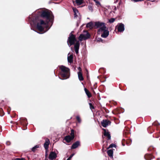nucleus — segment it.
Listing matches in <instances>:
<instances>
[{
	"label": "nucleus",
	"instance_id": "1",
	"mask_svg": "<svg viewBox=\"0 0 160 160\" xmlns=\"http://www.w3.org/2000/svg\"><path fill=\"white\" fill-rule=\"evenodd\" d=\"M41 16L43 18L46 19L47 21L46 22L42 20H39V17L38 16H35L34 18L31 19L30 20L32 21L34 24L37 23V28L39 31L45 32L50 28H48L49 22H51L52 24L54 16L51 12H49L47 11H42Z\"/></svg>",
	"mask_w": 160,
	"mask_h": 160
},
{
	"label": "nucleus",
	"instance_id": "2",
	"mask_svg": "<svg viewBox=\"0 0 160 160\" xmlns=\"http://www.w3.org/2000/svg\"><path fill=\"white\" fill-rule=\"evenodd\" d=\"M61 70V75L64 79H67L69 78L70 76V70L69 68L65 66L62 65L60 67Z\"/></svg>",
	"mask_w": 160,
	"mask_h": 160
},
{
	"label": "nucleus",
	"instance_id": "3",
	"mask_svg": "<svg viewBox=\"0 0 160 160\" xmlns=\"http://www.w3.org/2000/svg\"><path fill=\"white\" fill-rule=\"evenodd\" d=\"M94 26L96 27V28H99L98 31L99 32H102V30L107 28L105 23L99 21L95 22Z\"/></svg>",
	"mask_w": 160,
	"mask_h": 160
},
{
	"label": "nucleus",
	"instance_id": "4",
	"mask_svg": "<svg viewBox=\"0 0 160 160\" xmlns=\"http://www.w3.org/2000/svg\"><path fill=\"white\" fill-rule=\"evenodd\" d=\"M72 32L69 35V37L68 38L67 41V42L68 45L70 47L71 45L74 44L75 42L76 41V39L75 38V36L73 34H72Z\"/></svg>",
	"mask_w": 160,
	"mask_h": 160
},
{
	"label": "nucleus",
	"instance_id": "5",
	"mask_svg": "<svg viewBox=\"0 0 160 160\" xmlns=\"http://www.w3.org/2000/svg\"><path fill=\"white\" fill-rule=\"evenodd\" d=\"M90 34L87 32L86 34H81L78 38V39L80 41H82L83 40H86L90 38Z\"/></svg>",
	"mask_w": 160,
	"mask_h": 160
},
{
	"label": "nucleus",
	"instance_id": "6",
	"mask_svg": "<svg viewBox=\"0 0 160 160\" xmlns=\"http://www.w3.org/2000/svg\"><path fill=\"white\" fill-rule=\"evenodd\" d=\"M116 27L117 28L118 31L120 32H123L125 29L124 25L122 23H118Z\"/></svg>",
	"mask_w": 160,
	"mask_h": 160
},
{
	"label": "nucleus",
	"instance_id": "7",
	"mask_svg": "<svg viewBox=\"0 0 160 160\" xmlns=\"http://www.w3.org/2000/svg\"><path fill=\"white\" fill-rule=\"evenodd\" d=\"M111 123V122L107 119H104L101 122L102 126L104 128L110 125Z\"/></svg>",
	"mask_w": 160,
	"mask_h": 160
},
{
	"label": "nucleus",
	"instance_id": "8",
	"mask_svg": "<svg viewBox=\"0 0 160 160\" xmlns=\"http://www.w3.org/2000/svg\"><path fill=\"white\" fill-rule=\"evenodd\" d=\"M72 10L74 13V18H75L78 17H79V19H80L81 16L79 13L78 10L75 8H72Z\"/></svg>",
	"mask_w": 160,
	"mask_h": 160
},
{
	"label": "nucleus",
	"instance_id": "9",
	"mask_svg": "<svg viewBox=\"0 0 160 160\" xmlns=\"http://www.w3.org/2000/svg\"><path fill=\"white\" fill-rule=\"evenodd\" d=\"M57 157L56 153L54 152H51L49 155L48 158L51 160H53L55 159Z\"/></svg>",
	"mask_w": 160,
	"mask_h": 160
},
{
	"label": "nucleus",
	"instance_id": "10",
	"mask_svg": "<svg viewBox=\"0 0 160 160\" xmlns=\"http://www.w3.org/2000/svg\"><path fill=\"white\" fill-rule=\"evenodd\" d=\"M103 33L101 34V37L103 38H106L109 34V32L108 29H105L102 31Z\"/></svg>",
	"mask_w": 160,
	"mask_h": 160
},
{
	"label": "nucleus",
	"instance_id": "11",
	"mask_svg": "<svg viewBox=\"0 0 160 160\" xmlns=\"http://www.w3.org/2000/svg\"><path fill=\"white\" fill-rule=\"evenodd\" d=\"M79 46L80 44L78 41L74 45V48L75 52L76 54H78V53Z\"/></svg>",
	"mask_w": 160,
	"mask_h": 160
},
{
	"label": "nucleus",
	"instance_id": "12",
	"mask_svg": "<svg viewBox=\"0 0 160 160\" xmlns=\"http://www.w3.org/2000/svg\"><path fill=\"white\" fill-rule=\"evenodd\" d=\"M80 145V142L78 141L73 143L71 146V148L72 149H75Z\"/></svg>",
	"mask_w": 160,
	"mask_h": 160
},
{
	"label": "nucleus",
	"instance_id": "13",
	"mask_svg": "<svg viewBox=\"0 0 160 160\" xmlns=\"http://www.w3.org/2000/svg\"><path fill=\"white\" fill-rule=\"evenodd\" d=\"M50 143V141L48 139L46 138L45 142L44 144V147L46 150H47L48 148V146Z\"/></svg>",
	"mask_w": 160,
	"mask_h": 160
},
{
	"label": "nucleus",
	"instance_id": "14",
	"mask_svg": "<svg viewBox=\"0 0 160 160\" xmlns=\"http://www.w3.org/2000/svg\"><path fill=\"white\" fill-rule=\"evenodd\" d=\"M73 56L72 54H70L68 53V61L70 63H72L73 62Z\"/></svg>",
	"mask_w": 160,
	"mask_h": 160
},
{
	"label": "nucleus",
	"instance_id": "15",
	"mask_svg": "<svg viewBox=\"0 0 160 160\" xmlns=\"http://www.w3.org/2000/svg\"><path fill=\"white\" fill-rule=\"evenodd\" d=\"M94 25L92 22L91 21L87 23L86 25V27L87 28H89L90 29L93 28Z\"/></svg>",
	"mask_w": 160,
	"mask_h": 160
},
{
	"label": "nucleus",
	"instance_id": "16",
	"mask_svg": "<svg viewBox=\"0 0 160 160\" xmlns=\"http://www.w3.org/2000/svg\"><path fill=\"white\" fill-rule=\"evenodd\" d=\"M74 138L69 135L66 136L64 138V140L68 142H70Z\"/></svg>",
	"mask_w": 160,
	"mask_h": 160
},
{
	"label": "nucleus",
	"instance_id": "17",
	"mask_svg": "<svg viewBox=\"0 0 160 160\" xmlns=\"http://www.w3.org/2000/svg\"><path fill=\"white\" fill-rule=\"evenodd\" d=\"M103 130L104 131V133L103 134L104 135L108 137V140L110 139L111 138L110 134L108 132H107L105 129H103Z\"/></svg>",
	"mask_w": 160,
	"mask_h": 160
},
{
	"label": "nucleus",
	"instance_id": "18",
	"mask_svg": "<svg viewBox=\"0 0 160 160\" xmlns=\"http://www.w3.org/2000/svg\"><path fill=\"white\" fill-rule=\"evenodd\" d=\"M145 159L147 160H150L153 158V156L151 154H146L144 156Z\"/></svg>",
	"mask_w": 160,
	"mask_h": 160
},
{
	"label": "nucleus",
	"instance_id": "19",
	"mask_svg": "<svg viewBox=\"0 0 160 160\" xmlns=\"http://www.w3.org/2000/svg\"><path fill=\"white\" fill-rule=\"evenodd\" d=\"M107 153L109 157L112 158H113V151L112 149L109 150L107 151Z\"/></svg>",
	"mask_w": 160,
	"mask_h": 160
},
{
	"label": "nucleus",
	"instance_id": "20",
	"mask_svg": "<svg viewBox=\"0 0 160 160\" xmlns=\"http://www.w3.org/2000/svg\"><path fill=\"white\" fill-rule=\"evenodd\" d=\"M78 75L79 79L80 81L83 80V78L81 72H78Z\"/></svg>",
	"mask_w": 160,
	"mask_h": 160
},
{
	"label": "nucleus",
	"instance_id": "21",
	"mask_svg": "<svg viewBox=\"0 0 160 160\" xmlns=\"http://www.w3.org/2000/svg\"><path fill=\"white\" fill-rule=\"evenodd\" d=\"M85 92L87 95L88 98H90L91 96V95L89 92V91L86 88H85L84 89Z\"/></svg>",
	"mask_w": 160,
	"mask_h": 160
},
{
	"label": "nucleus",
	"instance_id": "22",
	"mask_svg": "<svg viewBox=\"0 0 160 160\" xmlns=\"http://www.w3.org/2000/svg\"><path fill=\"white\" fill-rule=\"evenodd\" d=\"M83 0H76V2L78 5H80L83 3Z\"/></svg>",
	"mask_w": 160,
	"mask_h": 160
},
{
	"label": "nucleus",
	"instance_id": "23",
	"mask_svg": "<svg viewBox=\"0 0 160 160\" xmlns=\"http://www.w3.org/2000/svg\"><path fill=\"white\" fill-rule=\"evenodd\" d=\"M39 145H37L32 148V150L33 152H34L36 150V149L38 148H39Z\"/></svg>",
	"mask_w": 160,
	"mask_h": 160
},
{
	"label": "nucleus",
	"instance_id": "24",
	"mask_svg": "<svg viewBox=\"0 0 160 160\" xmlns=\"http://www.w3.org/2000/svg\"><path fill=\"white\" fill-rule=\"evenodd\" d=\"M71 135L72 137L73 138H74V130L73 129H72L71 132Z\"/></svg>",
	"mask_w": 160,
	"mask_h": 160
},
{
	"label": "nucleus",
	"instance_id": "25",
	"mask_svg": "<svg viewBox=\"0 0 160 160\" xmlns=\"http://www.w3.org/2000/svg\"><path fill=\"white\" fill-rule=\"evenodd\" d=\"M76 118L79 123H81V120L79 116H77L76 117Z\"/></svg>",
	"mask_w": 160,
	"mask_h": 160
},
{
	"label": "nucleus",
	"instance_id": "26",
	"mask_svg": "<svg viewBox=\"0 0 160 160\" xmlns=\"http://www.w3.org/2000/svg\"><path fill=\"white\" fill-rule=\"evenodd\" d=\"M116 145H115V144L112 143L109 146V147H108V148H112L113 147H116Z\"/></svg>",
	"mask_w": 160,
	"mask_h": 160
},
{
	"label": "nucleus",
	"instance_id": "27",
	"mask_svg": "<svg viewBox=\"0 0 160 160\" xmlns=\"http://www.w3.org/2000/svg\"><path fill=\"white\" fill-rule=\"evenodd\" d=\"M115 21V19L112 18L109 20V22L110 23H112Z\"/></svg>",
	"mask_w": 160,
	"mask_h": 160
},
{
	"label": "nucleus",
	"instance_id": "28",
	"mask_svg": "<svg viewBox=\"0 0 160 160\" xmlns=\"http://www.w3.org/2000/svg\"><path fill=\"white\" fill-rule=\"evenodd\" d=\"M75 154L74 153H73L71 154L69 157L66 160H70V159L72 158L73 157V156Z\"/></svg>",
	"mask_w": 160,
	"mask_h": 160
},
{
	"label": "nucleus",
	"instance_id": "29",
	"mask_svg": "<svg viewBox=\"0 0 160 160\" xmlns=\"http://www.w3.org/2000/svg\"><path fill=\"white\" fill-rule=\"evenodd\" d=\"M88 9L89 10L91 11L92 12L93 11L92 7L91 5H89L88 6Z\"/></svg>",
	"mask_w": 160,
	"mask_h": 160
},
{
	"label": "nucleus",
	"instance_id": "30",
	"mask_svg": "<svg viewBox=\"0 0 160 160\" xmlns=\"http://www.w3.org/2000/svg\"><path fill=\"white\" fill-rule=\"evenodd\" d=\"M89 104L91 109H94V106L91 103H89Z\"/></svg>",
	"mask_w": 160,
	"mask_h": 160
},
{
	"label": "nucleus",
	"instance_id": "31",
	"mask_svg": "<svg viewBox=\"0 0 160 160\" xmlns=\"http://www.w3.org/2000/svg\"><path fill=\"white\" fill-rule=\"evenodd\" d=\"M97 41L98 42H102V39L101 38H97Z\"/></svg>",
	"mask_w": 160,
	"mask_h": 160
},
{
	"label": "nucleus",
	"instance_id": "32",
	"mask_svg": "<svg viewBox=\"0 0 160 160\" xmlns=\"http://www.w3.org/2000/svg\"><path fill=\"white\" fill-rule=\"evenodd\" d=\"M94 1L95 2L97 5H101L99 1L97 0H94Z\"/></svg>",
	"mask_w": 160,
	"mask_h": 160
},
{
	"label": "nucleus",
	"instance_id": "33",
	"mask_svg": "<svg viewBox=\"0 0 160 160\" xmlns=\"http://www.w3.org/2000/svg\"><path fill=\"white\" fill-rule=\"evenodd\" d=\"M133 2H136L139 1H143V0H131Z\"/></svg>",
	"mask_w": 160,
	"mask_h": 160
},
{
	"label": "nucleus",
	"instance_id": "34",
	"mask_svg": "<svg viewBox=\"0 0 160 160\" xmlns=\"http://www.w3.org/2000/svg\"><path fill=\"white\" fill-rule=\"evenodd\" d=\"M6 144L7 145L9 146L10 145L11 143L9 141H7L6 142Z\"/></svg>",
	"mask_w": 160,
	"mask_h": 160
},
{
	"label": "nucleus",
	"instance_id": "35",
	"mask_svg": "<svg viewBox=\"0 0 160 160\" xmlns=\"http://www.w3.org/2000/svg\"><path fill=\"white\" fill-rule=\"evenodd\" d=\"M14 160H24V159L23 158H17L15 159Z\"/></svg>",
	"mask_w": 160,
	"mask_h": 160
},
{
	"label": "nucleus",
	"instance_id": "36",
	"mask_svg": "<svg viewBox=\"0 0 160 160\" xmlns=\"http://www.w3.org/2000/svg\"><path fill=\"white\" fill-rule=\"evenodd\" d=\"M78 70L79 71V72H81L82 70L81 68L80 67H79L78 68Z\"/></svg>",
	"mask_w": 160,
	"mask_h": 160
},
{
	"label": "nucleus",
	"instance_id": "37",
	"mask_svg": "<svg viewBox=\"0 0 160 160\" xmlns=\"http://www.w3.org/2000/svg\"><path fill=\"white\" fill-rule=\"evenodd\" d=\"M47 155H48V154H47V152H46V153H45V157L46 158L47 157Z\"/></svg>",
	"mask_w": 160,
	"mask_h": 160
},
{
	"label": "nucleus",
	"instance_id": "38",
	"mask_svg": "<svg viewBox=\"0 0 160 160\" xmlns=\"http://www.w3.org/2000/svg\"><path fill=\"white\" fill-rule=\"evenodd\" d=\"M79 25V22H78L77 23V27H78Z\"/></svg>",
	"mask_w": 160,
	"mask_h": 160
},
{
	"label": "nucleus",
	"instance_id": "39",
	"mask_svg": "<svg viewBox=\"0 0 160 160\" xmlns=\"http://www.w3.org/2000/svg\"><path fill=\"white\" fill-rule=\"evenodd\" d=\"M118 0H116V1L114 2V3H116L117 2H118Z\"/></svg>",
	"mask_w": 160,
	"mask_h": 160
},
{
	"label": "nucleus",
	"instance_id": "40",
	"mask_svg": "<svg viewBox=\"0 0 160 160\" xmlns=\"http://www.w3.org/2000/svg\"><path fill=\"white\" fill-rule=\"evenodd\" d=\"M24 120H27V119L26 118H24Z\"/></svg>",
	"mask_w": 160,
	"mask_h": 160
},
{
	"label": "nucleus",
	"instance_id": "41",
	"mask_svg": "<svg viewBox=\"0 0 160 160\" xmlns=\"http://www.w3.org/2000/svg\"><path fill=\"white\" fill-rule=\"evenodd\" d=\"M44 160H48V159L47 158H46Z\"/></svg>",
	"mask_w": 160,
	"mask_h": 160
},
{
	"label": "nucleus",
	"instance_id": "42",
	"mask_svg": "<svg viewBox=\"0 0 160 160\" xmlns=\"http://www.w3.org/2000/svg\"><path fill=\"white\" fill-rule=\"evenodd\" d=\"M59 78L60 79H61V78H60L59 77Z\"/></svg>",
	"mask_w": 160,
	"mask_h": 160
},
{
	"label": "nucleus",
	"instance_id": "43",
	"mask_svg": "<svg viewBox=\"0 0 160 160\" xmlns=\"http://www.w3.org/2000/svg\"><path fill=\"white\" fill-rule=\"evenodd\" d=\"M37 33H38L39 34H41V33H39V32H37Z\"/></svg>",
	"mask_w": 160,
	"mask_h": 160
},
{
	"label": "nucleus",
	"instance_id": "44",
	"mask_svg": "<svg viewBox=\"0 0 160 160\" xmlns=\"http://www.w3.org/2000/svg\"><path fill=\"white\" fill-rule=\"evenodd\" d=\"M154 1H152V2H154Z\"/></svg>",
	"mask_w": 160,
	"mask_h": 160
}]
</instances>
